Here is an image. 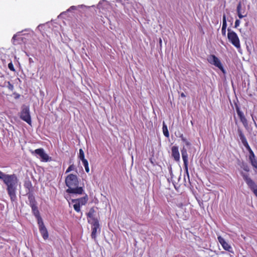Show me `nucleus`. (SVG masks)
<instances>
[{
    "label": "nucleus",
    "mask_w": 257,
    "mask_h": 257,
    "mask_svg": "<svg viewBox=\"0 0 257 257\" xmlns=\"http://www.w3.org/2000/svg\"><path fill=\"white\" fill-rule=\"evenodd\" d=\"M0 179L2 180L7 186V191L12 202L17 200L16 192L19 182L15 174H6L0 171Z\"/></svg>",
    "instance_id": "f257e3e1"
},
{
    "label": "nucleus",
    "mask_w": 257,
    "mask_h": 257,
    "mask_svg": "<svg viewBox=\"0 0 257 257\" xmlns=\"http://www.w3.org/2000/svg\"><path fill=\"white\" fill-rule=\"evenodd\" d=\"M65 184L68 189L66 192L69 194L81 195L84 192L82 187H78L79 181L76 175L70 174L65 178Z\"/></svg>",
    "instance_id": "f03ea898"
},
{
    "label": "nucleus",
    "mask_w": 257,
    "mask_h": 257,
    "mask_svg": "<svg viewBox=\"0 0 257 257\" xmlns=\"http://www.w3.org/2000/svg\"><path fill=\"white\" fill-rule=\"evenodd\" d=\"M227 31V38L229 42L236 48H240V41L236 33L232 31L230 28H228Z\"/></svg>",
    "instance_id": "7ed1b4c3"
},
{
    "label": "nucleus",
    "mask_w": 257,
    "mask_h": 257,
    "mask_svg": "<svg viewBox=\"0 0 257 257\" xmlns=\"http://www.w3.org/2000/svg\"><path fill=\"white\" fill-rule=\"evenodd\" d=\"M20 118L29 124H31L32 120L30 113V108L28 106L24 105L22 106L20 113Z\"/></svg>",
    "instance_id": "20e7f679"
},
{
    "label": "nucleus",
    "mask_w": 257,
    "mask_h": 257,
    "mask_svg": "<svg viewBox=\"0 0 257 257\" xmlns=\"http://www.w3.org/2000/svg\"><path fill=\"white\" fill-rule=\"evenodd\" d=\"M242 177L249 188L253 192L254 195L257 197V185L247 175L243 174Z\"/></svg>",
    "instance_id": "39448f33"
},
{
    "label": "nucleus",
    "mask_w": 257,
    "mask_h": 257,
    "mask_svg": "<svg viewBox=\"0 0 257 257\" xmlns=\"http://www.w3.org/2000/svg\"><path fill=\"white\" fill-rule=\"evenodd\" d=\"M208 62L223 71V67L220 60L214 55H210L207 58Z\"/></svg>",
    "instance_id": "423d86ee"
},
{
    "label": "nucleus",
    "mask_w": 257,
    "mask_h": 257,
    "mask_svg": "<svg viewBox=\"0 0 257 257\" xmlns=\"http://www.w3.org/2000/svg\"><path fill=\"white\" fill-rule=\"evenodd\" d=\"M34 153L40 157L42 162H47L51 160V158L45 152L44 149L42 148L36 149L34 152H32V153Z\"/></svg>",
    "instance_id": "0eeeda50"
},
{
    "label": "nucleus",
    "mask_w": 257,
    "mask_h": 257,
    "mask_svg": "<svg viewBox=\"0 0 257 257\" xmlns=\"http://www.w3.org/2000/svg\"><path fill=\"white\" fill-rule=\"evenodd\" d=\"M182 159L183 161L184 170L186 174L189 177L188 172V160L187 149L184 147L181 150Z\"/></svg>",
    "instance_id": "6e6552de"
},
{
    "label": "nucleus",
    "mask_w": 257,
    "mask_h": 257,
    "mask_svg": "<svg viewBox=\"0 0 257 257\" xmlns=\"http://www.w3.org/2000/svg\"><path fill=\"white\" fill-rule=\"evenodd\" d=\"M88 222L92 224V232L91 236L92 238L95 240L96 238V233L97 230L100 231V225L98 219H94V222H90L89 220H88Z\"/></svg>",
    "instance_id": "1a4fd4ad"
},
{
    "label": "nucleus",
    "mask_w": 257,
    "mask_h": 257,
    "mask_svg": "<svg viewBox=\"0 0 257 257\" xmlns=\"http://www.w3.org/2000/svg\"><path fill=\"white\" fill-rule=\"evenodd\" d=\"M39 229L44 239L46 240L48 238L49 234L48 230L44 225L43 220L38 222Z\"/></svg>",
    "instance_id": "9d476101"
},
{
    "label": "nucleus",
    "mask_w": 257,
    "mask_h": 257,
    "mask_svg": "<svg viewBox=\"0 0 257 257\" xmlns=\"http://www.w3.org/2000/svg\"><path fill=\"white\" fill-rule=\"evenodd\" d=\"M238 133L239 137L240 138V139L242 144L245 147L246 150L248 151L250 150H251V149L250 148L249 145L248 144V142L247 141V140H246L245 136L244 135V134L242 133V132L241 131V130H240V129H238Z\"/></svg>",
    "instance_id": "9b49d317"
},
{
    "label": "nucleus",
    "mask_w": 257,
    "mask_h": 257,
    "mask_svg": "<svg viewBox=\"0 0 257 257\" xmlns=\"http://www.w3.org/2000/svg\"><path fill=\"white\" fill-rule=\"evenodd\" d=\"M172 157L174 158V160L178 162L180 160V153L177 146H173L171 148Z\"/></svg>",
    "instance_id": "f8f14e48"
},
{
    "label": "nucleus",
    "mask_w": 257,
    "mask_h": 257,
    "mask_svg": "<svg viewBox=\"0 0 257 257\" xmlns=\"http://www.w3.org/2000/svg\"><path fill=\"white\" fill-rule=\"evenodd\" d=\"M237 114L239 117L240 121L242 122L243 125H245L247 124V121L243 113L240 110L239 107L236 105L235 107Z\"/></svg>",
    "instance_id": "ddd939ff"
},
{
    "label": "nucleus",
    "mask_w": 257,
    "mask_h": 257,
    "mask_svg": "<svg viewBox=\"0 0 257 257\" xmlns=\"http://www.w3.org/2000/svg\"><path fill=\"white\" fill-rule=\"evenodd\" d=\"M31 207L32 208V213L37 218L38 222L42 221L43 220L40 216V214L37 206V204L31 206Z\"/></svg>",
    "instance_id": "4468645a"
},
{
    "label": "nucleus",
    "mask_w": 257,
    "mask_h": 257,
    "mask_svg": "<svg viewBox=\"0 0 257 257\" xmlns=\"http://www.w3.org/2000/svg\"><path fill=\"white\" fill-rule=\"evenodd\" d=\"M217 239L222 247L225 250L229 251L231 249L230 245L221 236H218Z\"/></svg>",
    "instance_id": "2eb2a0df"
},
{
    "label": "nucleus",
    "mask_w": 257,
    "mask_h": 257,
    "mask_svg": "<svg viewBox=\"0 0 257 257\" xmlns=\"http://www.w3.org/2000/svg\"><path fill=\"white\" fill-rule=\"evenodd\" d=\"M88 196L86 194L85 196L78 198L72 199L71 202H78L81 206L85 205L88 201Z\"/></svg>",
    "instance_id": "dca6fc26"
},
{
    "label": "nucleus",
    "mask_w": 257,
    "mask_h": 257,
    "mask_svg": "<svg viewBox=\"0 0 257 257\" xmlns=\"http://www.w3.org/2000/svg\"><path fill=\"white\" fill-rule=\"evenodd\" d=\"M227 27L226 19L225 15H223L222 18V26L221 29L222 35L223 36H226V29Z\"/></svg>",
    "instance_id": "f3484780"
},
{
    "label": "nucleus",
    "mask_w": 257,
    "mask_h": 257,
    "mask_svg": "<svg viewBox=\"0 0 257 257\" xmlns=\"http://www.w3.org/2000/svg\"><path fill=\"white\" fill-rule=\"evenodd\" d=\"M95 210L94 207H92L90 209L89 212L87 213L86 215L87 218H89L92 220V222H94V219H98L94 217V214Z\"/></svg>",
    "instance_id": "a211bd4d"
},
{
    "label": "nucleus",
    "mask_w": 257,
    "mask_h": 257,
    "mask_svg": "<svg viewBox=\"0 0 257 257\" xmlns=\"http://www.w3.org/2000/svg\"><path fill=\"white\" fill-rule=\"evenodd\" d=\"M28 197L29 201V205L30 206L37 204L35 197L32 193H28Z\"/></svg>",
    "instance_id": "6ab92c4d"
},
{
    "label": "nucleus",
    "mask_w": 257,
    "mask_h": 257,
    "mask_svg": "<svg viewBox=\"0 0 257 257\" xmlns=\"http://www.w3.org/2000/svg\"><path fill=\"white\" fill-rule=\"evenodd\" d=\"M163 132L164 134V135L166 137L168 138L169 137V133L167 128V125L165 124L164 122H163Z\"/></svg>",
    "instance_id": "aec40b11"
},
{
    "label": "nucleus",
    "mask_w": 257,
    "mask_h": 257,
    "mask_svg": "<svg viewBox=\"0 0 257 257\" xmlns=\"http://www.w3.org/2000/svg\"><path fill=\"white\" fill-rule=\"evenodd\" d=\"M73 204L74 209L77 212H80V206H81L78 202H72Z\"/></svg>",
    "instance_id": "412c9836"
},
{
    "label": "nucleus",
    "mask_w": 257,
    "mask_h": 257,
    "mask_svg": "<svg viewBox=\"0 0 257 257\" xmlns=\"http://www.w3.org/2000/svg\"><path fill=\"white\" fill-rule=\"evenodd\" d=\"M79 152V153L78 157L79 159L81 160L82 162L87 160L86 159H85L84 153L83 150L82 149H80Z\"/></svg>",
    "instance_id": "4be33fe9"
},
{
    "label": "nucleus",
    "mask_w": 257,
    "mask_h": 257,
    "mask_svg": "<svg viewBox=\"0 0 257 257\" xmlns=\"http://www.w3.org/2000/svg\"><path fill=\"white\" fill-rule=\"evenodd\" d=\"M103 5L106 7V8L107 7H109V5L107 4V3L104 1V0H103L102 2H100L99 3H98V7L99 9H102V6Z\"/></svg>",
    "instance_id": "5701e85b"
},
{
    "label": "nucleus",
    "mask_w": 257,
    "mask_h": 257,
    "mask_svg": "<svg viewBox=\"0 0 257 257\" xmlns=\"http://www.w3.org/2000/svg\"><path fill=\"white\" fill-rule=\"evenodd\" d=\"M25 188L28 189L29 192L32 191L33 189V186L31 182L28 181L26 182L24 184Z\"/></svg>",
    "instance_id": "b1692460"
},
{
    "label": "nucleus",
    "mask_w": 257,
    "mask_h": 257,
    "mask_svg": "<svg viewBox=\"0 0 257 257\" xmlns=\"http://www.w3.org/2000/svg\"><path fill=\"white\" fill-rule=\"evenodd\" d=\"M5 86H7L8 89L11 91H13L14 89V85L11 83L10 81L5 82Z\"/></svg>",
    "instance_id": "393cba45"
},
{
    "label": "nucleus",
    "mask_w": 257,
    "mask_h": 257,
    "mask_svg": "<svg viewBox=\"0 0 257 257\" xmlns=\"http://www.w3.org/2000/svg\"><path fill=\"white\" fill-rule=\"evenodd\" d=\"M83 163V165L85 168V170L86 172L88 173L89 172V164L87 160H85L83 162H82Z\"/></svg>",
    "instance_id": "a878e982"
},
{
    "label": "nucleus",
    "mask_w": 257,
    "mask_h": 257,
    "mask_svg": "<svg viewBox=\"0 0 257 257\" xmlns=\"http://www.w3.org/2000/svg\"><path fill=\"white\" fill-rule=\"evenodd\" d=\"M249 161L250 162L251 165L254 168L257 169V160L255 159V158H254L253 159L252 158V159H249Z\"/></svg>",
    "instance_id": "bb28decb"
},
{
    "label": "nucleus",
    "mask_w": 257,
    "mask_h": 257,
    "mask_svg": "<svg viewBox=\"0 0 257 257\" xmlns=\"http://www.w3.org/2000/svg\"><path fill=\"white\" fill-rule=\"evenodd\" d=\"M241 168L246 172L249 171V168L246 163H243L241 166Z\"/></svg>",
    "instance_id": "cd10ccee"
},
{
    "label": "nucleus",
    "mask_w": 257,
    "mask_h": 257,
    "mask_svg": "<svg viewBox=\"0 0 257 257\" xmlns=\"http://www.w3.org/2000/svg\"><path fill=\"white\" fill-rule=\"evenodd\" d=\"M180 138H181L182 141L185 144L186 146H190V145H191L190 143L188 141H187V140L183 136V135H182L180 136Z\"/></svg>",
    "instance_id": "c85d7f7f"
},
{
    "label": "nucleus",
    "mask_w": 257,
    "mask_h": 257,
    "mask_svg": "<svg viewBox=\"0 0 257 257\" xmlns=\"http://www.w3.org/2000/svg\"><path fill=\"white\" fill-rule=\"evenodd\" d=\"M75 169V166L73 164H72L69 166V167L67 168V169L65 173H68L70 172H71L72 170H74Z\"/></svg>",
    "instance_id": "c756f323"
},
{
    "label": "nucleus",
    "mask_w": 257,
    "mask_h": 257,
    "mask_svg": "<svg viewBox=\"0 0 257 257\" xmlns=\"http://www.w3.org/2000/svg\"><path fill=\"white\" fill-rule=\"evenodd\" d=\"M241 7H242L241 3V2H239L237 6V9H236L237 14L241 13Z\"/></svg>",
    "instance_id": "7c9ffc66"
},
{
    "label": "nucleus",
    "mask_w": 257,
    "mask_h": 257,
    "mask_svg": "<svg viewBox=\"0 0 257 257\" xmlns=\"http://www.w3.org/2000/svg\"><path fill=\"white\" fill-rule=\"evenodd\" d=\"M8 68L10 69V70L13 72L15 71V69L12 62H10L8 64Z\"/></svg>",
    "instance_id": "2f4dec72"
},
{
    "label": "nucleus",
    "mask_w": 257,
    "mask_h": 257,
    "mask_svg": "<svg viewBox=\"0 0 257 257\" xmlns=\"http://www.w3.org/2000/svg\"><path fill=\"white\" fill-rule=\"evenodd\" d=\"M249 152V159H252V158H255V155L254 154V153L252 151V150H250L249 151H248Z\"/></svg>",
    "instance_id": "473e14b6"
},
{
    "label": "nucleus",
    "mask_w": 257,
    "mask_h": 257,
    "mask_svg": "<svg viewBox=\"0 0 257 257\" xmlns=\"http://www.w3.org/2000/svg\"><path fill=\"white\" fill-rule=\"evenodd\" d=\"M249 152V159H252V158H255V155L254 154V153L252 151V150H250L249 151H248Z\"/></svg>",
    "instance_id": "72a5a7b5"
},
{
    "label": "nucleus",
    "mask_w": 257,
    "mask_h": 257,
    "mask_svg": "<svg viewBox=\"0 0 257 257\" xmlns=\"http://www.w3.org/2000/svg\"><path fill=\"white\" fill-rule=\"evenodd\" d=\"M240 24V21L239 20H236L235 22V25H234V27L235 28H237L239 26Z\"/></svg>",
    "instance_id": "f704fd0d"
},
{
    "label": "nucleus",
    "mask_w": 257,
    "mask_h": 257,
    "mask_svg": "<svg viewBox=\"0 0 257 257\" xmlns=\"http://www.w3.org/2000/svg\"><path fill=\"white\" fill-rule=\"evenodd\" d=\"M13 95H14V97L16 99H18L20 97V95L16 92L13 93Z\"/></svg>",
    "instance_id": "c9c22d12"
},
{
    "label": "nucleus",
    "mask_w": 257,
    "mask_h": 257,
    "mask_svg": "<svg viewBox=\"0 0 257 257\" xmlns=\"http://www.w3.org/2000/svg\"><path fill=\"white\" fill-rule=\"evenodd\" d=\"M76 10V7L73 6L70 7L68 11H70L71 10Z\"/></svg>",
    "instance_id": "e433bc0d"
},
{
    "label": "nucleus",
    "mask_w": 257,
    "mask_h": 257,
    "mask_svg": "<svg viewBox=\"0 0 257 257\" xmlns=\"http://www.w3.org/2000/svg\"><path fill=\"white\" fill-rule=\"evenodd\" d=\"M237 15H238V17H239V19H242L243 18V17H245L246 15H242L241 14V13H238L237 14Z\"/></svg>",
    "instance_id": "4c0bfd02"
},
{
    "label": "nucleus",
    "mask_w": 257,
    "mask_h": 257,
    "mask_svg": "<svg viewBox=\"0 0 257 257\" xmlns=\"http://www.w3.org/2000/svg\"><path fill=\"white\" fill-rule=\"evenodd\" d=\"M181 96L182 97H185L186 95H185V94L183 92H182V93H181Z\"/></svg>",
    "instance_id": "58836bf2"
},
{
    "label": "nucleus",
    "mask_w": 257,
    "mask_h": 257,
    "mask_svg": "<svg viewBox=\"0 0 257 257\" xmlns=\"http://www.w3.org/2000/svg\"><path fill=\"white\" fill-rule=\"evenodd\" d=\"M16 37H17V36H16V35H14V36H13V39L15 40V39H16Z\"/></svg>",
    "instance_id": "ea45409f"
},
{
    "label": "nucleus",
    "mask_w": 257,
    "mask_h": 257,
    "mask_svg": "<svg viewBox=\"0 0 257 257\" xmlns=\"http://www.w3.org/2000/svg\"><path fill=\"white\" fill-rule=\"evenodd\" d=\"M162 40H161V39H160L159 43H160V45H161V44H162Z\"/></svg>",
    "instance_id": "a19ab883"
}]
</instances>
